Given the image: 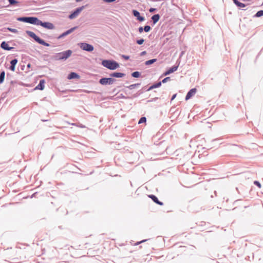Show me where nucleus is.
<instances>
[{"mask_svg":"<svg viewBox=\"0 0 263 263\" xmlns=\"http://www.w3.org/2000/svg\"><path fill=\"white\" fill-rule=\"evenodd\" d=\"M157 61V59H151V60H147V61H146L145 62V65H151V64H152L154 63L155 62H156Z\"/></svg>","mask_w":263,"mask_h":263,"instance_id":"obj_22","label":"nucleus"},{"mask_svg":"<svg viewBox=\"0 0 263 263\" xmlns=\"http://www.w3.org/2000/svg\"><path fill=\"white\" fill-rule=\"evenodd\" d=\"M146 54V51H142L140 53V56H143V55H145Z\"/></svg>","mask_w":263,"mask_h":263,"instance_id":"obj_47","label":"nucleus"},{"mask_svg":"<svg viewBox=\"0 0 263 263\" xmlns=\"http://www.w3.org/2000/svg\"><path fill=\"white\" fill-rule=\"evenodd\" d=\"M9 76V73L7 74V77H8Z\"/></svg>","mask_w":263,"mask_h":263,"instance_id":"obj_56","label":"nucleus"},{"mask_svg":"<svg viewBox=\"0 0 263 263\" xmlns=\"http://www.w3.org/2000/svg\"><path fill=\"white\" fill-rule=\"evenodd\" d=\"M88 5H86L84 6H82L81 7H79L75 9L73 11H71L70 14L68 16V18L70 20L74 19L77 17L79 14L81 13V12L85 9Z\"/></svg>","mask_w":263,"mask_h":263,"instance_id":"obj_5","label":"nucleus"},{"mask_svg":"<svg viewBox=\"0 0 263 263\" xmlns=\"http://www.w3.org/2000/svg\"><path fill=\"white\" fill-rule=\"evenodd\" d=\"M39 25L48 29H53L54 28V25L49 22H42L41 21Z\"/></svg>","mask_w":263,"mask_h":263,"instance_id":"obj_10","label":"nucleus"},{"mask_svg":"<svg viewBox=\"0 0 263 263\" xmlns=\"http://www.w3.org/2000/svg\"><path fill=\"white\" fill-rule=\"evenodd\" d=\"M4 29H7V30H8V31H10L11 32L14 33H17L18 32L17 29L11 28H9V27L5 28Z\"/></svg>","mask_w":263,"mask_h":263,"instance_id":"obj_27","label":"nucleus"},{"mask_svg":"<svg viewBox=\"0 0 263 263\" xmlns=\"http://www.w3.org/2000/svg\"><path fill=\"white\" fill-rule=\"evenodd\" d=\"M148 197L151 198L153 202L157 203L158 205H163V203L162 201H160L158 200V198L154 195L151 194L148 196Z\"/></svg>","mask_w":263,"mask_h":263,"instance_id":"obj_15","label":"nucleus"},{"mask_svg":"<svg viewBox=\"0 0 263 263\" xmlns=\"http://www.w3.org/2000/svg\"><path fill=\"white\" fill-rule=\"evenodd\" d=\"M82 1H83V0H76V2L77 3H78V2H80Z\"/></svg>","mask_w":263,"mask_h":263,"instance_id":"obj_52","label":"nucleus"},{"mask_svg":"<svg viewBox=\"0 0 263 263\" xmlns=\"http://www.w3.org/2000/svg\"><path fill=\"white\" fill-rule=\"evenodd\" d=\"M121 57L123 59H124L125 60H128L129 59V55H126L122 54L121 55Z\"/></svg>","mask_w":263,"mask_h":263,"instance_id":"obj_39","label":"nucleus"},{"mask_svg":"<svg viewBox=\"0 0 263 263\" xmlns=\"http://www.w3.org/2000/svg\"><path fill=\"white\" fill-rule=\"evenodd\" d=\"M151 27L149 25H145L144 27V31L145 32H148L151 30Z\"/></svg>","mask_w":263,"mask_h":263,"instance_id":"obj_30","label":"nucleus"},{"mask_svg":"<svg viewBox=\"0 0 263 263\" xmlns=\"http://www.w3.org/2000/svg\"><path fill=\"white\" fill-rule=\"evenodd\" d=\"M154 88H156V87H155L154 84L153 85H152L151 86H149L148 88H147V89L146 90V91H150Z\"/></svg>","mask_w":263,"mask_h":263,"instance_id":"obj_42","label":"nucleus"},{"mask_svg":"<svg viewBox=\"0 0 263 263\" xmlns=\"http://www.w3.org/2000/svg\"><path fill=\"white\" fill-rule=\"evenodd\" d=\"M116 81V80L114 78L103 77L99 80V83L102 85L105 86L112 85Z\"/></svg>","mask_w":263,"mask_h":263,"instance_id":"obj_6","label":"nucleus"},{"mask_svg":"<svg viewBox=\"0 0 263 263\" xmlns=\"http://www.w3.org/2000/svg\"><path fill=\"white\" fill-rule=\"evenodd\" d=\"M6 0H0V8L4 7Z\"/></svg>","mask_w":263,"mask_h":263,"instance_id":"obj_37","label":"nucleus"},{"mask_svg":"<svg viewBox=\"0 0 263 263\" xmlns=\"http://www.w3.org/2000/svg\"><path fill=\"white\" fill-rule=\"evenodd\" d=\"M116 0H103V1L106 3H111L115 2Z\"/></svg>","mask_w":263,"mask_h":263,"instance_id":"obj_44","label":"nucleus"},{"mask_svg":"<svg viewBox=\"0 0 263 263\" xmlns=\"http://www.w3.org/2000/svg\"><path fill=\"white\" fill-rule=\"evenodd\" d=\"M146 86H144L142 88V90L143 91L144 90L146 91Z\"/></svg>","mask_w":263,"mask_h":263,"instance_id":"obj_49","label":"nucleus"},{"mask_svg":"<svg viewBox=\"0 0 263 263\" xmlns=\"http://www.w3.org/2000/svg\"><path fill=\"white\" fill-rule=\"evenodd\" d=\"M146 122V118L145 117H142L140 118L138 121V124L145 123Z\"/></svg>","mask_w":263,"mask_h":263,"instance_id":"obj_28","label":"nucleus"},{"mask_svg":"<svg viewBox=\"0 0 263 263\" xmlns=\"http://www.w3.org/2000/svg\"><path fill=\"white\" fill-rule=\"evenodd\" d=\"M71 124L72 125H73V126L80 127V128H84L86 127L85 125H84L80 123H71Z\"/></svg>","mask_w":263,"mask_h":263,"instance_id":"obj_26","label":"nucleus"},{"mask_svg":"<svg viewBox=\"0 0 263 263\" xmlns=\"http://www.w3.org/2000/svg\"><path fill=\"white\" fill-rule=\"evenodd\" d=\"M26 33L29 36L32 38L37 43L46 47L50 46V44L49 43L41 39L34 32L29 30H26Z\"/></svg>","mask_w":263,"mask_h":263,"instance_id":"obj_3","label":"nucleus"},{"mask_svg":"<svg viewBox=\"0 0 263 263\" xmlns=\"http://www.w3.org/2000/svg\"><path fill=\"white\" fill-rule=\"evenodd\" d=\"M132 14L136 17L137 20L140 22H142L145 21V17L141 16L140 12L136 9H133L132 10Z\"/></svg>","mask_w":263,"mask_h":263,"instance_id":"obj_9","label":"nucleus"},{"mask_svg":"<svg viewBox=\"0 0 263 263\" xmlns=\"http://www.w3.org/2000/svg\"><path fill=\"white\" fill-rule=\"evenodd\" d=\"M45 81L44 79H42L40 81L38 85L34 88V90H43L45 87Z\"/></svg>","mask_w":263,"mask_h":263,"instance_id":"obj_14","label":"nucleus"},{"mask_svg":"<svg viewBox=\"0 0 263 263\" xmlns=\"http://www.w3.org/2000/svg\"><path fill=\"white\" fill-rule=\"evenodd\" d=\"M101 65L106 68L114 70L120 67L119 63L114 60L105 59L101 62Z\"/></svg>","mask_w":263,"mask_h":263,"instance_id":"obj_1","label":"nucleus"},{"mask_svg":"<svg viewBox=\"0 0 263 263\" xmlns=\"http://www.w3.org/2000/svg\"><path fill=\"white\" fill-rule=\"evenodd\" d=\"M160 18V15L159 14H155L153 15L151 17L153 25H155L159 21Z\"/></svg>","mask_w":263,"mask_h":263,"instance_id":"obj_18","label":"nucleus"},{"mask_svg":"<svg viewBox=\"0 0 263 263\" xmlns=\"http://www.w3.org/2000/svg\"><path fill=\"white\" fill-rule=\"evenodd\" d=\"M69 33H68V30H66V31L64 32L63 33H62V34H61L59 36H58L57 37V39H61L62 38H63L65 36L69 35Z\"/></svg>","mask_w":263,"mask_h":263,"instance_id":"obj_24","label":"nucleus"},{"mask_svg":"<svg viewBox=\"0 0 263 263\" xmlns=\"http://www.w3.org/2000/svg\"><path fill=\"white\" fill-rule=\"evenodd\" d=\"M254 184L255 185H256L257 186H258L259 188H260L261 186V183L258 181H257V180L254 181Z\"/></svg>","mask_w":263,"mask_h":263,"instance_id":"obj_36","label":"nucleus"},{"mask_svg":"<svg viewBox=\"0 0 263 263\" xmlns=\"http://www.w3.org/2000/svg\"><path fill=\"white\" fill-rule=\"evenodd\" d=\"M27 66L28 68H30V66H31V64L29 63V64H27Z\"/></svg>","mask_w":263,"mask_h":263,"instance_id":"obj_51","label":"nucleus"},{"mask_svg":"<svg viewBox=\"0 0 263 263\" xmlns=\"http://www.w3.org/2000/svg\"><path fill=\"white\" fill-rule=\"evenodd\" d=\"M144 42L143 39H140L136 40V43L138 45H142Z\"/></svg>","mask_w":263,"mask_h":263,"instance_id":"obj_33","label":"nucleus"},{"mask_svg":"<svg viewBox=\"0 0 263 263\" xmlns=\"http://www.w3.org/2000/svg\"><path fill=\"white\" fill-rule=\"evenodd\" d=\"M78 28V26H74L73 27H72L70 28L69 29L67 30L68 31L69 34H70L72 32H73L74 30H76Z\"/></svg>","mask_w":263,"mask_h":263,"instance_id":"obj_32","label":"nucleus"},{"mask_svg":"<svg viewBox=\"0 0 263 263\" xmlns=\"http://www.w3.org/2000/svg\"><path fill=\"white\" fill-rule=\"evenodd\" d=\"M18 60L17 59L14 58L11 60L10 61V66L9 67V69L12 71H14L15 69V66L17 63Z\"/></svg>","mask_w":263,"mask_h":263,"instance_id":"obj_16","label":"nucleus"},{"mask_svg":"<svg viewBox=\"0 0 263 263\" xmlns=\"http://www.w3.org/2000/svg\"><path fill=\"white\" fill-rule=\"evenodd\" d=\"M80 78V76L79 74L75 72H71L68 75L67 78L68 79H78Z\"/></svg>","mask_w":263,"mask_h":263,"instance_id":"obj_17","label":"nucleus"},{"mask_svg":"<svg viewBox=\"0 0 263 263\" xmlns=\"http://www.w3.org/2000/svg\"><path fill=\"white\" fill-rule=\"evenodd\" d=\"M156 11H157V9L155 8H151L149 9V11L151 13H154V12H156Z\"/></svg>","mask_w":263,"mask_h":263,"instance_id":"obj_43","label":"nucleus"},{"mask_svg":"<svg viewBox=\"0 0 263 263\" xmlns=\"http://www.w3.org/2000/svg\"><path fill=\"white\" fill-rule=\"evenodd\" d=\"M197 92V89L196 88H193L191 89L187 93L185 100L186 101L191 99L193 96H194Z\"/></svg>","mask_w":263,"mask_h":263,"instance_id":"obj_11","label":"nucleus"},{"mask_svg":"<svg viewBox=\"0 0 263 263\" xmlns=\"http://www.w3.org/2000/svg\"><path fill=\"white\" fill-rule=\"evenodd\" d=\"M214 194H215V196H216V195H217V192H216V191H214Z\"/></svg>","mask_w":263,"mask_h":263,"instance_id":"obj_55","label":"nucleus"},{"mask_svg":"<svg viewBox=\"0 0 263 263\" xmlns=\"http://www.w3.org/2000/svg\"><path fill=\"white\" fill-rule=\"evenodd\" d=\"M78 45L82 50L87 52H90L94 50L93 45L85 42L80 43Z\"/></svg>","mask_w":263,"mask_h":263,"instance_id":"obj_7","label":"nucleus"},{"mask_svg":"<svg viewBox=\"0 0 263 263\" xmlns=\"http://www.w3.org/2000/svg\"><path fill=\"white\" fill-rule=\"evenodd\" d=\"M17 21L32 25H39L41 20L35 16H22L17 18Z\"/></svg>","mask_w":263,"mask_h":263,"instance_id":"obj_2","label":"nucleus"},{"mask_svg":"<svg viewBox=\"0 0 263 263\" xmlns=\"http://www.w3.org/2000/svg\"><path fill=\"white\" fill-rule=\"evenodd\" d=\"M110 78H121L125 76V73L120 72H113L109 74Z\"/></svg>","mask_w":263,"mask_h":263,"instance_id":"obj_12","label":"nucleus"},{"mask_svg":"<svg viewBox=\"0 0 263 263\" xmlns=\"http://www.w3.org/2000/svg\"><path fill=\"white\" fill-rule=\"evenodd\" d=\"M176 96H177V93L174 94L171 98V101H172L173 100H174L175 99V98L176 97Z\"/></svg>","mask_w":263,"mask_h":263,"instance_id":"obj_48","label":"nucleus"},{"mask_svg":"<svg viewBox=\"0 0 263 263\" xmlns=\"http://www.w3.org/2000/svg\"><path fill=\"white\" fill-rule=\"evenodd\" d=\"M1 47L5 50H7V51H10V50H12L13 49H14V47H10L8 43L5 42V41H3L1 44Z\"/></svg>","mask_w":263,"mask_h":263,"instance_id":"obj_13","label":"nucleus"},{"mask_svg":"<svg viewBox=\"0 0 263 263\" xmlns=\"http://www.w3.org/2000/svg\"><path fill=\"white\" fill-rule=\"evenodd\" d=\"M9 5L11 6H14L18 3V2L16 0H8Z\"/></svg>","mask_w":263,"mask_h":263,"instance_id":"obj_29","label":"nucleus"},{"mask_svg":"<svg viewBox=\"0 0 263 263\" xmlns=\"http://www.w3.org/2000/svg\"><path fill=\"white\" fill-rule=\"evenodd\" d=\"M72 53V50L68 49L55 54L54 59L56 60H66L70 57Z\"/></svg>","mask_w":263,"mask_h":263,"instance_id":"obj_4","label":"nucleus"},{"mask_svg":"<svg viewBox=\"0 0 263 263\" xmlns=\"http://www.w3.org/2000/svg\"><path fill=\"white\" fill-rule=\"evenodd\" d=\"M154 88H156V87H155L154 84L153 85H152L151 86H149L148 88H147V89L146 90V91H150Z\"/></svg>","mask_w":263,"mask_h":263,"instance_id":"obj_41","label":"nucleus"},{"mask_svg":"<svg viewBox=\"0 0 263 263\" xmlns=\"http://www.w3.org/2000/svg\"><path fill=\"white\" fill-rule=\"evenodd\" d=\"M154 85L156 88L160 87L162 85V82L161 81H159L157 83H154Z\"/></svg>","mask_w":263,"mask_h":263,"instance_id":"obj_34","label":"nucleus"},{"mask_svg":"<svg viewBox=\"0 0 263 263\" xmlns=\"http://www.w3.org/2000/svg\"><path fill=\"white\" fill-rule=\"evenodd\" d=\"M42 121L43 122H46V121H48V120H43V119H42Z\"/></svg>","mask_w":263,"mask_h":263,"instance_id":"obj_54","label":"nucleus"},{"mask_svg":"<svg viewBox=\"0 0 263 263\" xmlns=\"http://www.w3.org/2000/svg\"><path fill=\"white\" fill-rule=\"evenodd\" d=\"M143 91L142 90H139L137 92L133 95L134 98H137L142 93H143Z\"/></svg>","mask_w":263,"mask_h":263,"instance_id":"obj_31","label":"nucleus"},{"mask_svg":"<svg viewBox=\"0 0 263 263\" xmlns=\"http://www.w3.org/2000/svg\"><path fill=\"white\" fill-rule=\"evenodd\" d=\"M263 16V10H260L257 12V13L253 16L254 17H259Z\"/></svg>","mask_w":263,"mask_h":263,"instance_id":"obj_25","label":"nucleus"},{"mask_svg":"<svg viewBox=\"0 0 263 263\" xmlns=\"http://www.w3.org/2000/svg\"><path fill=\"white\" fill-rule=\"evenodd\" d=\"M140 85H141V83H135L134 84L130 85L128 86H126V87L130 90H132L136 87H139Z\"/></svg>","mask_w":263,"mask_h":263,"instance_id":"obj_21","label":"nucleus"},{"mask_svg":"<svg viewBox=\"0 0 263 263\" xmlns=\"http://www.w3.org/2000/svg\"><path fill=\"white\" fill-rule=\"evenodd\" d=\"M171 78L170 77H166L164 79H163L162 81H161L162 82V83H166L168 81L170 80Z\"/></svg>","mask_w":263,"mask_h":263,"instance_id":"obj_35","label":"nucleus"},{"mask_svg":"<svg viewBox=\"0 0 263 263\" xmlns=\"http://www.w3.org/2000/svg\"><path fill=\"white\" fill-rule=\"evenodd\" d=\"M144 31V27H140L138 28V31L139 33H142Z\"/></svg>","mask_w":263,"mask_h":263,"instance_id":"obj_45","label":"nucleus"},{"mask_svg":"<svg viewBox=\"0 0 263 263\" xmlns=\"http://www.w3.org/2000/svg\"><path fill=\"white\" fill-rule=\"evenodd\" d=\"M183 52H181V53L180 56H181V55H182L183 54Z\"/></svg>","mask_w":263,"mask_h":263,"instance_id":"obj_57","label":"nucleus"},{"mask_svg":"<svg viewBox=\"0 0 263 263\" xmlns=\"http://www.w3.org/2000/svg\"><path fill=\"white\" fill-rule=\"evenodd\" d=\"M158 99V97H155L154 98H152V99H151L150 100H147V102L149 103V102H154V101H156Z\"/></svg>","mask_w":263,"mask_h":263,"instance_id":"obj_38","label":"nucleus"},{"mask_svg":"<svg viewBox=\"0 0 263 263\" xmlns=\"http://www.w3.org/2000/svg\"><path fill=\"white\" fill-rule=\"evenodd\" d=\"M154 88H156V87H155L154 84L153 85H152L151 86H149L148 88H147V89L146 90V91H150Z\"/></svg>","mask_w":263,"mask_h":263,"instance_id":"obj_40","label":"nucleus"},{"mask_svg":"<svg viewBox=\"0 0 263 263\" xmlns=\"http://www.w3.org/2000/svg\"><path fill=\"white\" fill-rule=\"evenodd\" d=\"M180 64V61L177 60L176 62V65L173 66L172 67L167 69L162 74V76H166L169 75L174 72L176 71Z\"/></svg>","mask_w":263,"mask_h":263,"instance_id":"obj_8","label":"nucleus"},{"mask_svg":"<svg viewBox=\"0 0 263 263\" xmlns=\"http://www.w3.org/2000/svg\"><path fill=\"white\" fill-rule=\"evenodd\" d=\"M131 76L133 78H138L141 76V72L138 71L133 72L131 73Z\"/></svg>","mask_w":263,"mask_h":263,"instance_id":"obj_20","label":"nucleus"},{"mask_svg":"<svg viewBox=\"0 0 263 263\" xmlns=\"http://www.w3.org/2000/svg\"><path fill=\"white\" fill-rule=\"evenodd\" d=\"M5 77V71L4 70H1L0 71V84L3 83Z\"/></svg>","mask_w":263,"mask_h":263,"instance_id":"obj_19","label":"nucleus"},{"mask_svg":"<svg viewBox=\"0 0 263 263\" xmlns=\"http://www.w3.org/2000/svg\"><path fill=\"white\" fill-rule=\"evenodd\" d=\"M234 3L237 7H239V8H243V7H245L247 5L244 3L240 2L239 1H237Z\"/></svg>","mask_w":263,"mask_h":263,"instance_id":"obj_23","label":"nucleus"},{"mask_svg":"<svg viewBox=\"0 0 263 263\" xmlns=\"http://www.w3.org/2000/svg\"><path fill=\"white\" fill-rule=\"evenodd\" d=\"M10 83L11 84H13L14 83H15V82L14 81H11Z\"/></svg>","mask_w":263,"mask_h":263,"instance_id":"obj_53","label":"nucleus"},{"mask_svg":"<svg viewBox=\"0 0 263 263\" xmlns=\"http://www.w3.org/2000/svg\"><path fill=\"white\" fill-rule=\"evenodd\" d=\"M218 140H219L218 139H213V140H212V142H215V141H218Z\"/></svg>","mask_w":263,"mask_h":263,"instance_id":"obj_50","label":"nucleus"},{"mask_svg":"<svg viewBox=\"0 0 263 263\" xmlns=\"http://www.w3.org/2000/svg\"><path fill=\"white\" fill-rule=\"evenodd\" d=\"M146 240H147V239L142 240H141V241H139V242H136V243L135 245H139L140 243H142V242H143L146 241Z\"/></svg>","mask_w":263,"mask_h":263,"instance_id":"obj_46","label":"nucleus"}]
</instances>
